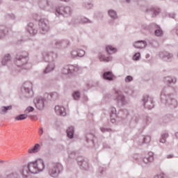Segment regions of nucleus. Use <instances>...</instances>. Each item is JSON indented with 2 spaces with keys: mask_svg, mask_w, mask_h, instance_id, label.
Masks as SVG:
<instances>
[{
  "mask_svg": "<svg viewBox=\"0 0 178 178\" xmlns=\"http://www.w3.org/2000/svg\"><path fill=\"white\" fill-rule=\"evenodd\" d=\"M63 73H64V74H68V73H70V71H65V70H63Z\"/></svg>",
  "mask_w": 178,
  "mask_h": 178,
  "instance_id": "c756f323",
  "label": "nucleus"
},
{
  "mask_svg": "<svg viewBox=\"0 0 178 178\" xmlns=\"http://www.w3.org/2000/svg\"><path fill=\"white\" fill-rule=\"evenodd\" d=\"M104 77L106 80H112L113 75H112V72H108L104 74Z\"/></svg>",
  "mask_w": 178,
  "mask_h": 178,
  "instance_id": "9b49d317",
  "label": "nucleus"
},
{
  "mask_svg": "<svg viewBox=\"0 0 178 178\" xmlns=\"http://www.w3.org/2000/svg\"><path fill=\"white\" fill-rule=\"evenodd\" d=\"M127 2H129V0H127Z\"/></svg>",
  "mask_w": 178,
  "mask_h": 178,
  "instance_id": "c9c22d12",
  "label": "nucleus"
},
{
  "mask_svg": "<svg viewBox=\"0 0 178 178\" xmlns=\"http://www.w3.org/2000/svg\"><path fill=\"white\" fill-rule=\"evenodd\" d=\"M55 109L56 112H57V113H59V115H61V116H65L66 115V111L65 110L64 107L56 106Z\"/></svg>",
  "mask_w": 178,
  "mask_h": 178,
  "instance_id": "39448f33",
  "label": "nucleus"
},
{
  "mask_svg": "<svg viewBox=\"0 0 178 178\" xmlns=\"http://www.w3.org/2000/svg\"><path fill=\"white\" fill-rule=\"evenodd\" d=\"M27 114H21L15 117V120H24L27 119Z\"/></svg>",
  "mask_w": 178,
  "mask_h": 178,
  "instance_id": "f8f14e48",
  "label": "nucleus"
},
{
  "mask_svg": "<svg viewBox=\"0 0 178 178\" xmlns=\"http://www.w3.org/2000/svg\"><path fill=\"white\" fill-rule=\"evenodd\" d=\"M177 137H178V133L176 134Z\"/></svg>",
  "mask_w": 178,
  "mask_h": 178,
  "instance_id": "72a5a7b5",
  "label": "nucleus"
},
{
  "mask_svg": "<svg viewBox=\"0 0 178 178\" xmlns=\"http://www.w3.org/2000/svg\"><path fill=\"white\" fill-rule=\"evenodd\" d=\"M58 170H55L54 172H50V175L52 176L53 175H55V173H57Z\"/></svg>",
  "mask_w": 178,
  "mask_h": 178,
  "instance_id": "c85d7f7f",
  "label": "nucleus"
},
{
  "mask_svg": "<svg viewBox=\"0 0 178 178\" xmlns=\"http://www.w3.org/2000/svg\"><path fill=\"white\" fill-rule=\"evenodd\" d=\"M49 72H51V70H49V67H47L44 70V73H49Z\"/></svg>",
  "mask_w": 178,
  "mask_h": 178,
  "instance_id": "bb28decb",
  "label": "nucleus"
},
{
  "mask_svg": "<svg viewBox=\"0 0 178 178\" xmlns=\"http://www.w3.org/2000/svg\"><path fill=\"white\" fill-rule=\"evenodd\" d=\"M155 34L157 37H161V35H162L163 33L162 32V31H161V29H158V30H156Z\"/></svg>",
  "mask_w": 178,
  "mask_h": 178,
  "instance_id": "412c9836",
  "label": "nucleus"
},
{
  "mask_svg": "<svg viewBox=\"0 0 178 178\" xmlns=\"http://www.w3.org/2000/svg\"><path fill=\"white\" fill-rule=\"evenodd\" d=\"M33 111H34V108H33L31 106H29L26 109L25 112H33Z\"/></svg>",
  "mask_w": 178,
  "mask_h": 178,
  "instance_id": "b1692460",
  "label": "nucleus"
},
{
  "mask_svg": "<svg viewBox=\"0 0 178 178\" xmlns=\"http://www.w3.org/2000/svg\"><path fill=\"white\" fill-rule=\"evenodd\" d=\"M125 81H126V83H130V81H133V76H127L125 78Z\"/></svg>",
  "mask_w": 178,
  "mask_h": 178,
  "instance_id": "4be33fe9",
  "label": "nucleus"
},
{
  "mask_svg": "<svg viewBox=\"0 0 178 178\" xmlns=\"http://www.w3.org/2000/svg\"><path fill=\"white\" fill-rule=\"evenodd\" d=\"M28 169L31 173H38V169L35 161L30 163L28 165Z\"/></svg>",
  "mask_w": 178,
  "mask_h": 178,
  "instance_id": "f257e3e1",
  "label": "nucleus"
},
{
  "mask_svg": "<svg viewBox=\"0 0 178 178\" xmlns=\"http://www.w3.org/2000/svg\"><path fill=\"white\" fill-rule=\"evenodd\" d=\"M49 97H50V99H58V95L56 92H54L50 93Z\"/></svg>",
  "mask_w": 178,
  "mask_h": 178,
  "instance_id": "f3484780",
  "label": "nucleus"
},
{
  "mask_svg": "<svg viewBox=\"0 0 178 178\" xmlns=\"http://www.w3.org/2000/svg\"><path fill=\"white\" fill-rule=\"evenodd\" d=\"M61 1H63L64 2H67V1L69 0H61Z\"/></svg>",
  "mask_w": 178,
  "mask_h": 178,
  "instance_id": "2f4dec72",
  "label": "nucleus"
},
{
  "mask_svg": "<svg viewBox=\"0 0 178 178\" xmlns=\"http://www.w3.org/2000/svg\"><path fill=\"white\" fill-rule=\"evenodd\" d=\"M15 175L16 174L14 173L13 171L6 172V178H14Z\"/></svg>",
  "mask_w": 178,
  "mask_h": 178,
  "instance_id": "ddd939ff",
  "label": "nucleus"
},
{
  "mask_svg": "<svg viewBox=\"0 0 178 178\" xmlns=\"http://www.w3.org/2000/svg\"><path fill=\"white\" fill-rule=\"evenodd\" d=\"M10 58V56L9 55L6 56L4 58V60L2 61L3 65H5L4 60H9Z\"/></svg>",
  "mask_w": 178,
  "mask_h": 178,
  "instance_id": "393cba45",
  "label": "nucleus"
},
{
  "mask_svg": "<svg viewBox=\"0 0 178 178\" xmlns=\"http://www.w3.org/2000/svg\"><path fill=\"white\" fill-rule=\"evenodd\" d=\"M169 137V135L168 134H163L161 136V138L160 139V143H165L166 142V138Z\"/></svg>",
  "mask_w": 178,
  "mask_h": 178,
  "instance_id": "2eb2a0df",
  "label": "nucleus"
},
{
  "mask_svg": "<svg viewBox=\"0 0 178 178\" xmlns=\"http://www.w3.org/2000/svg\"><path fill=\"white\" fill-rule=\"evenodd\" d=\"M85 54L86 51H84V50H79L76 55L77 56H84Z\"/></svg>",
  "mask_w": 178,
  "mask_h": 178,
  "instance_id": "5701e85b",
  "label": "nucleus"
},
{
  "mask_svg": "<svg viewBox=\"0 0 178 178\" xmlns=\"http://www.w3.org/2000/svg\"><path fill=\"white\" fill-rule=\"evenodd\" d=\"M36 166L38 168V172H42V170H44V168H45V165H44V161L41 159H38L35 161Z\"/></svg>",
  "mask_w": 178,
  "mask_h": 178,
  "instance_id": "7ed1b4c3",
  "label": "nucleus"
},
{
  "mask_svg": "<svg viewBox=\"0 0 178 178\" xmlns=\"http://www.w3.org/2000/svg\"><path fill=\"white\" fill-rule=\"evenodd\" d=\"M140 56H141L140 53H136L133 57L134 60H138V59H140Z\"/></svg>",
  "mask_w": 178,
  "mask_h": 178,
  "instance_id": "6ab92c4d",
  "label": "nucleus"
},
{
  "mask_svg": "<svg viewBox=\"0 0 178 178\" xmlns=\"http://www.w3.org/2000/svg\"><path fill=\"white\" fill-rule=\"evenodd\" d=\"M101 130H102V131H103V132L105 131V129H104V128H102Z\"/></svg>",
  "mask_w": 178,
  "mask_h": 178,
  "instance_id": "7c9ffc66",
  "label": "nucleus"
},
{
  "mask_svg": "<svg viewBox=\"0 0 178 178\" xmlns=\"http://www.w3.org/2000/svg\"><path fill=\"white\" fill-rule=\"evenodd\" d=\"M35 105L36 108H38V109H42V108H44V99H39Z\"/></svg>",
  "mask_w": 178,
  "mask_h": 178,
  "instance_id": "1a4fd4ad",
  "label": "nucleus"
},
{
  "mask_svg": "<svg viewBox=\"0 0 178 178\" xmlns=\"http://www.w3.org/2000/svg\"><path fill=\"white\" fill-rule=\"evenodd\" d=\"M115 97H117V101H118V102H122V104L124 102V97L122 95V92H117L115 93Z\"/></svg>",
  "mask_w": 178,
  "mask_h": 178,
  "instance_id": "0eeeda50",
  "label": "nucleus"
},
{
  "mask_svg": "<svg viewBox=\"0 0 178 178\" xmlns=\"http://www.w3.org/2000/svg\"><path fill=\"white\" fill-rule=\"evenodd\" d=\"M154 161V153L149 152V158L148 159H144L143 162L145 163H148V162H152Z\"/></svg>",
  "mask_w": 178,
  "mask_h": 178,
  "instance_id": "9d476101",
  "label": "nucleus"
},
{
  "mask_svg": "<svg viewBox=\"0 0 178 178\" xmlns=\"http://www.w3.org/2000/svg\"><path fill=\"white\" fill-rule=\"evenodd\" d=\"M111 122L113 123V122H115V120H111Z\"/></svg>",
  "mask_w": 178,
  "mask_h": 178,
  "instance_id": "473e14b6",
  "label": "nucleus"
},
{
  "mask_svg": "<svg viewBox=\"0 0 178 178\" xmlns=\"http://www.w3.org/2000/svg\"><path fill=\"white\" fill-rule=\"evenodd\" d=\"M100 60H103L104 62H111V60H112V57H104V56H102L100 58Z\"/></svg>",
  "mask_w": 178,
  "mask_h": 178,
  "instance_id": "dca6fc26",
  "label": "nucleus"
},
{
  "mask_svg": "<svg viewBox=\"0 0 178 178\" xmlns=\"http://www.w3.org/2000/svg\"><path fill=\"white\" fill-rule=\"evenodd\" d=\"M73 98L74 99H78L79 98H80V92H74L73 94Z\"/></svg>",
  "mask_w": 178,
  "mask_h": 178,
  "instance_id": "aec40b11",
  "label": "nucleus"
},
{
  "mask_svg": "<svg viewBox=\"0 0 178 178\" xmlns=\"http://www.w3.org/2000/svg\"><path fill=\"white\" fill-rule=\"evenodd\" d=\"M10 109H12V106H3L1 107V112H3V113H6V112L10 111Z\"/></svg>",
  "mask_w": 178,
  "mask_h": 178,
  "instance_id": "4468645a",
  "label": "nucleus"
},
{
  "mask_svg": "<svg viewBox=\"0 0 178 178\" xmlns=\"http://www.w3.org/2000/svg\"><path fill=\"white\" fill-rule=\"evenodd\" d=\"M106 51L108 52V54H115L118 49H116V48L113 47L112 45H108L106 47Z\"/></svg>",
  "mask_w": 178,
  "mask_h": 178,
  "instance_id": "423d86ee",
  "label": "nucleus"
},
{
  "mask_svg": "<svg viewBox=\"0 0 178 178\" xmlns=\"http://www.w3.org/2000/svg\"><path fill=\"white\" fill-rule=\"evenodd\" d=\"M41 149V145L38 143H36L33 147H30L28 149V154H37Z\"/></svg>",
  "mask_w": 178,
  "mask_h": 178,
  "instance_id": "f03ea898",
  "label": "nucleus"
},
{
  "mask_svg": "<svg viewBox=\"0 0 178 178\" xmlns=\"http://www.w3.org/2000/svg\"><path fill=\"white\" fill-rule=\"evenodd\" d=\"M168 159H170L171 158H173V155L172 154H169L167 156Z\"/></svg>",
  "mask_w": 178,
  "mask_h": 178,
  "instance_id": "cd10ccee",
  "label": "nucleus"
},
{
  "mask_svg": "<svg viewBox=\"0 0 178 178\" xmlns=\"http://www.w3.org/2000/svg\"><path fill=\"white\" fill-rule=\"evenodd\" d=\"M38 133L40 136H42V134H44V129H42V128H40Z\"/></svg>",
  "mask_w": 178,
  "mask_h": 178,
  "instance_id": "a878e982",
  "label": "nucleus"
},
{
  "mask_svg": "<svg viewBox=\"0 0 178 178\" xmlns=\"http://www.w3.org/2000/svg\"><path fill=\"white\" fill-rule=\"evenodd\" d=\"M157 13H159V11H157Z\"/></svg>",
  "mask_w": 178,
  "mask_h": 178,
  "instance_id": "e433bc0d",
  "label": "nucleus"
},
{
  "mask_svg": "<svg viewBox=\"0 0 178 178\" xmlns=\"http://www.w3.org/2000/svg\"><path fill=\"white\" fill-rule=\"evenodd\" d=\"M154 178H159V177H155Z\"/></svg>",
  "mask_w": 178,
  "mask_h": 178,
  "instance_id": "f704fd0d",
  "label": "nucleus"
},
{
  "mask_svg": "<svg viewBox=\"0 0 178 178\" xmlns=\"http://www.w3.org/2000/svg\"><path fill=\"white\" fill-rule=\"evenodd\" d=\"M146 46L147 43L144 41H138L136 42L134 44V47L138 49L145 48Z\"/></svg>",
  "mask_w": 178,
  "mask_h": 178,
  "instance_id": "20e7f679",
  "label": "nucleus"
},
{
  "mask_svg": "<svg viewBox=\"0 0 178 178\" xmlns=\"http://www.w3.org/2000/svg\"><path fill=\"white\" fill-rule=\"evenodd\" d=\"M74 134V128L70 127L67 129V135L69 138H73V134Z\"/></svg>",
  "mask_w": 178,
  "mask_h": 178,
  "instance_id": "6e6552de",
  "label": "nucleus"
},
{
  "mask_svg": "<svg viewBox=\"0 0 178 178\" xmlns=\"http://www.w3.org/2000/svg\"><path fill=\"white\" fill-rule=\"evenodd\" d=\"M108 15L109 16H111V17H113V19H115L116 17V12H115L114 10H109Z\"/></svg>",
  "mask_w": 178,
  "mask_h": 178,
  "instance_id": "a211bd4d",
  "label": "nucleus"
}]
</instances>
